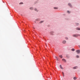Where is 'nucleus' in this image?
I'll use <instances>...</instances> for the list:
<instances>
[{
    "mask_svg": "<svg viewBox=\"0 0 80 80\" xmlns=\"http://www.w3.org/2000/svg\"><path fill=\"white\" fill-rule=\"evenodd\" d=\"M76 52L78 54H79L80 53V50H77L76 51Z\"/></svg>",
    "mask_w": 80,
    "mask_h": 80,
    "instance_id": "obj_1",
    "label": "nucleus"
},
{
    "mask_svg": "<svg viewBox=\"0 0 80 80\" xmlns=\"http://www.w3.org/2000/svg\"><path fill=\"white\" fill-rule=\"evenodd\" d=\"M73 37H78V35H73Z\"/></svg>",
    "mask_w": 80,
    "mask_h": 80,
    "instance_id": "obj_2",
    "label": "nucleus"
},
{
    "mask_svg": "<svg viewBox=\"0 0 80 80\" xmlns=\"http://www.w3.org/2000/svg\"><path fill=\"white\" fill-rule=\"evenodd\" d=\"M62 43H63L64 44H65V43H66V41H62Z\"/></svg>",
    "mask_w": 80,
    "mask_h": 80,
    "instance_id": "obj_3",
    "label": "nucleus"
},
{
    "mask_svg": "<svg viewBox=\"0 0 80 80\" xmlns=\"http://www.w3.org/2000/svg\"><path fill=\"white\" fill-rule=\"evenodd\" d=\"M77 68H78V67L77 66H76L75 67H74L73 68V69H77Z\"/></svg>",
    "mask_w": 80,
    "mask_h": 80,
    "instance_id": "obj_4",
    "label": "nucleus"
},
{
    "mask_svg": "<svg viewBox=\"0 0 80 80\" xmlns=\"http://www.w3.org/2000/svg\"><path fill=\"white\" fill-rule=\"evenodd\" d=\"M62 61H64V62H66V60H65V59H62Z\"/></svg>",
    "mask_w": 80,
    "mask_h": 80,
    "instance_id": "obj_5",
    "label": "nucleus"
},
{
    "mask_svg": "<svg viewBox=\"0 0 80 80\" xmlns=\"http://www.w3.org/2000/svg\"><path fill=\"white\" fill-rule=\"evenodd\" d=\"M60 68H61V69H63V68H62V67L61 65H60Z\"/></svg>",
    "mask_w": 80,
    "mask_h": 80,
    "instance_id": "obj_6",
    "label": "nucleus"
},
{
    "mask_svg": "<svg viewBox=\"0 0 80 80\" xmlns=\"http://www.w3.org/2000/svg\"><path fill=\"white\" fill-rule=\"evenodd\" d=\"M76 30H80V28H76Z\"/></svg>",
    "mask_w": 80,
    "mask_h": 80,
    "instance_id": "obj_7",
    "label": "nucleus"
},
{
    "mask_svg": "<svg viewBox=\"0 0 80 80\" xmlns=\"http://www.w3.org/2000/svg\"><path fill=\"white\" fill-rule=\"evenodd\" d=\"M68 5H69V7H72V5H71V4H70V3H68Z\"/></svg>",
    "mask_w": 80,
    "mask_h": 80,
    "instance_id": "obj_8",
    "label": "nucleus"
},
{
    "mask_svg": "<svg viewBox=\"0 0 80 80\" xmlns=\"http://www.w3.org/2000/svg\"><path fill=\"white\" fill-rule=\"evenodd\" d=\"M60 57V58H62L63 56H62V55H61L59 56Z\"/></svg>",
    "mask_w": 80,
    "mask_h": 80,
    "instance_id": "obj_9",
    "label": "nucleus"
},
{
    "mask_svg": "<svg viewBox=\"0 0 80 80\" xmlns=\"http://www.w3.org/2000/svg\"><path fill=\"white\" fill-rule=\"evenodd\" d=\"M19 4H20V5H21V4H23V2H20V3H19Z\"/></svg>",
    "mask_w": 80,
    "mask_h": 80,
    "instance_id": "obj_10",
    "label": "nucleus"
},
{
    "mask_svg": "<svg viewBox=\"0 0 80 80\" xmlns=\"http://www.w3.org/2000/svg\"><path fill=\"white\" fill-rule=\"evenodd\" d=\"M73 79L74 80H76V79H77V78H76V77H74L73 78Z\"/></svg>",
    "mask_w": 80,
    "mask_h": 80,
    "instance_id": "obj_11",
    "label": "nucleus"
},
{
    "mask_svg": "<svg viewBox=\"0 0 80 80\" xmlns=\"http://www.w3.org/2000/svg\"><path fill=\"white\" fill-rule=\"evenodd\" d=\"M43 21H41V22H40V23H43Z\"/></svg>",
    "mask_w": 80,
    "mask_h": 80,
    "instance_id": "obj_12",
    "label": "nucleus"
},
{
    "mask_svg": "<svg viewBox=\"0 0 80 80\" xmlns=\"http://www.w3.org/2000/svg\"><path fill=\"white\" fill-rule=\"evenodd\" d=\"M72 51H75V49H72Z\"/></svg>",
    "mask_w": 80,
    "mask_h": 80,
    "instance_id": "obj_13",
    "label": "nucleus"
},
{
    "mask_svg": "<svg viewBox=\"0 0 80 80\" xmlns=\"http://www.w3.org/2000/svg\"><path fill=\"white\" fill-rule=\"evenodd\" d=\"M30 10H33V8H30Z\"/></svg>",
    "mask_w": 80,
    "mask_h": 80,
    "instance_id": "obj_14",
    "label": "nucleus"
},
{
    "mask_svg": "<svg viewBox=\"0 0 80 80\" xmlns=\"http://www.w3.org/2000/svg\"><path fill=\"white\" fill-rule=\"evenodd\" d=\"M77 58H79V56L77 55L76 56Z\"/></svg>",
    "mask_w": 80,
    "mask_h": 80,
    "instance_id": "obj_15",
    "label": "nucleus"
},
{
    "mask_svg": "<svg viewBox=\"0 0 80 80\" xmlns=\"http://www.w3.org/2000/svg\"><path fill=\"white\" fill-rule=\"evenodd\" d=\"M54 9H57V8H57V7H54Z\"/></svg>",
    "mask_w": 80,
    "mask_h": 80,
    "instance_id": "obj_16",
    "label": "nucleus"
},
{
    "mask_svg": "<svg viewBox=\"0 0 80 80\" xmlns=\"http://www.w3.org/2000/svg\"><path fill=\"white\" fill-rule=\"evenodd\" d=\"M62 75H63V77H64V73L63 72H62Z\"/></svg>",
    "mask_w": 80,
    "mask_h": 80,
    "instance_id": "obj_17",
    "label": "nucleus"
},
{
    "mask_svg": "<svg viewBox=\"0 0 80 80\" xmlns=\"http://www.w3.org/2000/svg\"><path fill=\"white\" fill-rule=\"evenodd\" d=\"M67 13H70V11H68Z\"/></svg>",
    "mask_w": 80,
    "mask_h": 80,
    "instance_id": "obj_18",
    "label": "nucleus"
},
{
    "mask_svg": "<svg viewBox=\"0 0 80 80\" xmlns=\"http://www.w3.org/2000/svg\"><path fill=\"white\" fill-rule=\"evenodd\" d=\"M34 10H35V11H37V9H36V8H35L34 9Z\"/></svg>",
    "mask_w": 80,
    "mask_h": 80,
    "instance_id": "obj_19",
    "label": "nucleus"
},
{
    "mask_svg": "<svg viewBox=\"0 0 80 80\" xmlns=\"http://www.w3.org/2000/svg\"><path fill=\"white\" fill-rule=\"evenodd\" d=\"M66 39V40H68V38L67 37L65 38Z\"/></svg>",
    "mask_w": 80,
    "mask_h": 80,
    "instance_id": "obj_20",
    "label": "nucleus"
},
{
    "mask_svg": "<svg viewBox=\"0 0 80 80\" xmlns=\"http://www.w3.org/2000/svg\"><path fill=\"white\" fill-rule=\"evenodd\" d=\"M67 57L68 58H69V57H68V56H67Z\"/></svg>",
    "mask_w": 80,
    "mask_h": 80,
    "instance_id": "obj_21",
    "label": "nucleus"
},
{
    "mask_svg": "<svg viewBox=\"0 0 80 80\" xmlns=\"http://www.w3.org/2000/svg\"><path fill=\"white\" fill-rule=\"evenodd\" d=\"M55 58H57V57L55 56Z\"/></svg>",
    "mask_w": 80,
    "mask_h": 80,
    "instance_id": "obj_22",
    "label": "nucleus"
},
{
    "mask_svg": "<svg viewBox=\"0 0 80 80\" xmlns=\"http://www.w3.org/2000/svg\"><path fill=\"white\" fill-rule=\"evenodd\" d=\"M78 25V23H77V25Z\"/></svg>",
    "mask_w": 80,
    "mask_h": 80,
    "instance_id": "obj_23",
    "label": "nucleus"
},
{
    "mask_svg": "<svg viewBox=\"0 0 80 80\" xmlns=\"http://www.w3.org/2000/svg\"><path fill=\"white\" fill-rule=\"evenodd\" d=\"M56 59H57V60H58V58H56Z\"/></svg>",
    "mask_w": 80,
    "mask_h": 80,
    "instance_id": "obj_24",
    "label": "nucleus"
},
{
    "mask_svg": "<svg viewBox=\"0 0 80 80\" xmlns=\"http://www.w3.org/2000/svg\"><path fill=\"white\" fill-rule=\"evenodd\" d=\"M79 48H80V45H79Z\"/></svg>",
    "mask_w": 80,
    "mask_h": 80,
    "instance_id": "obj_25",
    "label": "nucleus"
}]
</instances>
